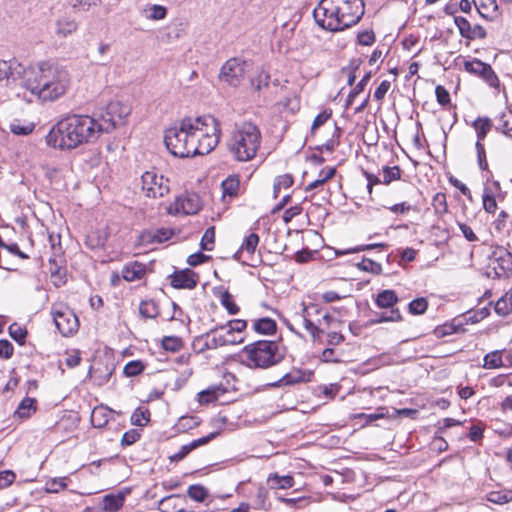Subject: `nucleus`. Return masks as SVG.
I'll list each match as a JSON object with an SVG mask.
<instances>
[{"mask_svg":"<svg viewBox=\"0 0 512 512\" xmlns=\"http://www.w3.org/2000/svg\"><path fill=\"white\" fill-rule=\"evenodd\" d=\"M36 400L34 398L26 397L24 398L17 409V413L20 417H29L31 411L36 410Z\"/></svg>","mask_w":512,"mask_h":512,"instance_id":"obj_53","label":"nucleus"},{"mask_svg":"<svg viewBox=\"0 0 512 512\" xmlns=\"http://www.w3.org/2000/svg\"><path fill=\"white\" fill-rule=\"evenodd\" d=\"M244 64L237 58L227 60L221 68L220 79L230 86L237 87L244 78Z\"/></svg>","mask_w":512,"mask_h":512,"instance_id":"obj_12","label":"nucleus"},{"mask_svg":"<svg viewBox=\"0 0 512 512\" xmlns=\"http://www.w3.org/2000/svg\"><path fill=\"white\" fill-rule=\"evenodd\" d=\"M8 332L10 337L15 340L19 345L25 343L27 337V330L17 323H13L9 326Z\"/></svg>","mask_w":512,"mask_h":512,"instance_id":"obj_49","label":"nucleus"},{"mask_svg":"<svg viewBox=\"0 0 512 512\" xmlns=\"http://www.w3.org/2000/svg\"><path fill=\"white\" fill-rule=\"evenodd\" d=\"M268 482L272 488L275 489H288L291 488L294 484V479L292 476L285 475L279 476L277 474H273L268 478Z\"/></svg>","mask_w":512,"mask_h":512,"instance_id":"obj_39","label":"nucleus"},{"mask_svg":"<svg viewBox=\"0 0 512 512\" xmlns=\"http://www.w3.org/2000/svg\"><path fill=\"white\" fill-rule=\"evenodd\" d=\"M187 495L196 502H204L209 493L204 486L200 484H194L188 487Z\"/></svg>","mask_w":512,"mask_h":512,"instance_id":"obj_44","label":"nucleus"},{"mask_svg":"<svg viewBox=\"0 0 512 512\" xmlns=\"http://www.w3.org/2000/svg\"><path fill=\"white\" fill-rule=\"evenodd\" d=\"M504 366L501 351H492L485 355L483 367L487 369H497Z\"/></svg>","mask_w":512,"mask_h":512,"instance_id":"obj_40","label":"nucleus"},{"mask_svg":"<svg viewBox=\"0 0 512 512\" xmlns=\"http://www.w3.org/2000/svg\"><path fill=\"white\" fill-rule=\"evenodd\" d=\"M312 371L293 369L282 376L278 381L268 384L269 387L291 386L311 381Z\"/></svg>","mask_w":512,"mask_h":512,"instance_id":"obj_17","label":"nucleus"},{"mask_svg":"<svg viewBox=\"0 0 512 512\" xmlns=\"http://www.w3.org/2000/svg\"><path fill=\"white\" fill-rule=\"evenodd\" d=\"M260 142L259 128L251 122H244L233 130L227 147L237 161L245 162L255 157Z\"/></svg>","mask_w":512,"mask_h":512,"instance_id":"obj_3","label":"nucleus"},{"mask_svg":"<svg viewBox=\"0 0 512 512\" xmlns=\"http://www.w3.org/2000/svg\"><path fill=\"white\" fill-rule=\"evenodd\" d=\"M219 330H222L220 328V325L215 326L206 333H203L202 335L198 336L197 342H201L203 339L207 338L208 345H206V347H210L211 350L217 349L218 347L227 346L228 343L233 342V340H225L222 337V334H218Z\"/></svg>","mask_w":512,"mask_h":512,"instance_id":"obj_24","label":"nucleus"},{"mask_svg":"<svg viewBox=\"0 0 512 512\" xmlns=\"http://www.w3.org/2000/svg\"><path fill=\"white\" fill-rule=\"evenodd\" d=\"M454 23L457 26L459 33L463 38H465L467 40H472V35H471L472 25L465 17H462V16L454 17Z\"/></svg>","mask_w":512,"mask_h":512,"instance_id":"obj_48","label":"nucleus"},{"mask_svg":"<svg viewBox=\"0 0 512 512\" xmlns=\"http://www.w3.org/2000/svg\"><path fill=\"white\" fill-rule=\"evenodd\" d=\"M482 200H483L484 210L487 213H494L496 211V209H497L496 199L487 188L484 189Z\"/></svg>","mask_w":512,"mask_h":512,"instance_id":"obj_59","label":"nucleus"},{"mask_svg":"<svg viewBox=\"0 0 512 512\" xmlns=\"http://www.w3.org/2000/svg\"><path fill=\"white\" fill-rule=\"evenodd\" d=\"M101 135L96 120L88 115H68L51 128L46 136L48 146L71 150L95 141Z\"/></svg>","mask_w":512,"mask_h":512,"instance_id":"obj_1","label":"nucleus"},{"mask_svg":"<svg viewBox=\"0 0 512 512\" xmlns=\"http://www.w3.org/2000/svg\"><path fill=\"white\" fill-rule=\"evenodd\" d=\"M497 131L507 136H511L512 131V111L505 110L498 116V125L495 127Z\"/></svg>","mask_w":512,"mask_h":512,"instance_id":"obj_36","label":"nucleus"},{"mask_svg":"<svg viewBox=\"0 0 512 512\" xmlns=\"http://www.w3.org/2000/svg\"><path fill=\"white\" fill-rule=\"evenodd\" d=\"M77 29L78 23L74 18L62 16L56 20L54 32L59 38H66L75 33Z\"/></svg>","mask_w":512,"mask_h":512,"instance_id":"obj_23","label":"nucleus"},{"mask_svg":"<svg viewBox=\"0 0 512 512\" xmlns=\"http://www.w3.org/2000/svg\"><path fill=\"white\" fill-rule=\"evenodd\" d=\"M220 302L230 315H236L240 310L239 306L235 303L232 294L228 290L221 293Z\"/></svg>","mask_w":512,"mask_h":512,"instance_id":"obj_43","label":"nucleus"},{"mask_svg":"<svg viewBox=\"0 0 512 512\" xmlns=\"http://www.w3.org/2000/svg\"><path fill=\"white\" fill-rule=\"evenodd\" d=\"M186 499L184 495L172 494L162 498L158 503L161 512H185Z\"/></svg>","mask_w":512,"mask_h":512,"instance_id":"obj_20","label":"nucleus"},{"mask_svg":"<svg viewBox=\"0 0 512 512\" xmlns=\"http://www.w3.org/2000/svg\"><path fill=\"white\" fill-rule=\"evenodd\" d=\"M401 178V169L399 166H385L383 168V183L389 185L392 181L399 180Z\"/></svg>","mask_w":512,"mask_h":512,"instance_id":"obj_55","label":"nucleus"},{"mask_svg":"<svg viewBox=\"0 0 512 512\" xmlns=\"http://www.w3.org/2000/svg\"><path fill=\"white\" fill-rule=\"evenodd\" d=\"M130 113L131 108L128 105L119 101L110 102L100 119L96 120L100 133H111L116 128L123 126Z\"/></svg>","mask_w":512,"mask_h":512,"instance_id":"obj_6","label":"nucleus"},{"mask_svg":"<svg viewBox=\"0 0 512 512\" xmlns=\"http://www.w3.org/2000/svg\"><path fill=\"white\" fill-rule=\"evenodd\" d=\"M221 134L220 123L218 122V131L207 132L201 138L197 140V143L193 145L192 157L196 155H206L210 153L219 143Z\"/></svg>","mask_w":512,"mask_h":512,"instance_id":"obj_16","label":"nucleus"},{"mask_svg":"<svg viewBox=\"0 0 512 512\" xmlns=\"http://www.w3.org/2000/svg\"><path fill=\"white\" fill-rule=\"evenodd\" d=\"M199 425V421L194 416H184L178 421L177 427L180 431H186Z\"/></svg>","mask_w":512,"mask_h":512,"instance_id":"obj_61","label":"nucleus"},{"mask_svg":"<svg viewBox=\"0 0 512 512\" xmlns=\"http://www.w3.org/2000/svg\"><path fill=\"white\" fill-rule=\"evenodd\" d=\"M494 261L497 266L494 270L497 276H505L512 271V254L504 248H498L493 252Z\"/></svg>","mask_w":512,"mask_h":512,"instance_id":"obj_18","label":"nucleus"},{"mask_svg":"<svg viewBox=\"0 0 512 512\" xmlns=\"http://www.w3.org/2000/svg\"><path fill=\"white\" fill-rule=\"evenodd\" d=\"M253 328L259 334L271 335L276 332L277 324L272 318L264 317L255 320Z\"/></svg>","mask_w":512,"mask_h":512,"instance_id":"obj_29","label":"nucleus"},{"mask_svg":"<svg viewBox=\"0 0 512 512\" xmlns=\"http://www.w3.org/2000/svg\"><path fill=\"white\" fill-rule=\"evenodd\" d=\"M217 432H212L207 436L193 440L189 444L183 445L180 450L170 457L171 461H180L184 459L192 450L209 443L217 436Z\"/></svg>","mask_w":512,"mask_h":512,"instance_id":"obj_22","label":"nucleus"},{"mask_svg":"<svg viewBox=\"0 0 512 512\" xmlns=\"http://www.w3.org/2000/svg\"><path fill=\"white\" fill-rule=\"evenodd\" d=\"M70 85L66 69L50 62H41L25 72L21 87L44 101L63 96Z\"/></svg>","mask_w":512,"mask_h":512,"instance_id":"obj_2","label":"nucleus"},{"mask_svg":"<svg viewBox=\"0 0 512 512\" xmlns=\"http://www.w3.org/2000/svg\"><path fill=\"white\" fill-rule=\"evenodd\" d=\"M215 242V228H207L201 238L200 246L202 250L212 251Z\"/></svg>","mask_w":512,"mask_h":512,"instance_id":"obj_54","label":"nucleus"},{"mask_svg":"<svg viewBox=\"0 0 512 512\" xmlns=\"http://www.w3.org/2000/svg\"><path fill=\"white\" fill-rule=\"evenodd\" d=\"M357 40L360 45L370 46L375 42V34L372 30H364L358 33Z\"/></svg>","mask_w":512,"mask_h":512,"instance_id":"obj_64","label":"nucleus"},{"mask_svg":"<svg viewBox=\"0 0 512 512\" xmlns=\"http://www.w3.org/2000/svg\"><path fill=\"white\" fill-rule=\"evenodd\" d=\"M193 129L190 119L184 118L178 127H171L165 131L164 143L170 153L176 157H192L195 141L191 136Z\"/></svg>","mask_w":512,"mask_h":512,"instance_id":"obj_5","label":"nucleus"},{"mask_svg":"<svg viewBox=\"0 0 512 512\" xmlns=\"http://www.w3.org/2000/svg\"><path fill=\"white\" fill-rule=\"evenodd\" d=\"M142 191L149 198H160L169 193V180L155 171H146L141 176Z\"/></svg>","mask_w":512,"mask_h":512,"instance_id":"obj_9","label":"nucleus"},{"mask_svg":"<svg viewBox=\"0 0 512 512\" xmlns=\"http://www.w3.org/2000/svg\"><path fill=\"white\" fill-rule=\"evenodd\" d=\"M53 321L64 337L74 335L79 329V320L76 314L68 306L59 305L52 307Z\"/></svg>","mask_w":512,"mask_h":512,"instance_id":"obj_8","label":"nucleus"},{"mask_svg":"<svg viewBox=\"0 0 512 512\" xmlns=\"http://www.w3.org/2000/svg\"><path fill=\"white\" fill-rule=\"evenodd\" d=\"M492 121L489 117H478L472 122V127L474 128L477 136V141L482 143V141L486 138L487 134L492 129Z\"/></svg>","mask_w":512,"mask_h":512,"instance_id":"obj_28","label":"nucleus"},{"mask_svg":"<svg viewBox=\"0 0 512 512\" xmlns=\"http://www.w3.org/2000/svg\"><path fill=\"white\" fill-rule=\"evenodd\" d=\"M170 278L172 287L189 290L194 289L199 280L198 274L189 268L175 271Z\"/></svg>","mask_w":512,"mask_h":512,"instance_id":"obj_15","label":"nucleus"},{"mask_svg":"<svg viewBox=\"0 0 512 512\" xmlns=\"http://www.w3.org/2000/svg\"><path fill=\"white\" fill-rule=\"evenodd\" d=\"M131 423L135 426H145L150 421V412L147 408H137L131 415Z\"/></svg>","mask_w":512,"mask_h":512,"instance_id":"obj_45","label":"nucleus"},{"mask_svg":"<svg viewBox=\"0 0 512 512\" xmlns=\"http://www.w3.org/2000/svg\"><path fill=\"white\" fill-rule=\"evenodd\" d=\"M187 119H190L191 124L193 125V129H190L189 132H191V136L193 137L195 144L197 143V140H201L205 133H215V131H218V120L213 116L207 115L195 118L187 117Z\"/></svg>","mask_w":512,"mask_h":512,"instance_id":"obj_14","label":"nucleus"},{"mask_svg":"<svg viewBox=\"0 0 512 512\" xmlns=\"http://www.w3.org/2000/svg\"><path fill=\"white\" fill-rule=\"evenodd\" d=\"M258 244H259V235L256 233H251L244 239V242L241 246V250L252 255L256 251Z\"/></svg>","mask_w":512,"mask_h":512,"instance_id":"obj_57","label":"nucleus"},{"mask_svg":"<svg viewBox=\"0 0 512 512\" xmlns=\"http://www.w3.org/2000/svg\"><path fill=\"white\" fill-rule=\"evenodd\" d=\"M475 148L477 151V160H478V166L479 168L484 171L488 169V163L486 160V152L484 145L480 143L479 141H476Z\"/></svg>","mask_w":512,"mask_h":512,"instance_id":"obj_63","label":"nucleus"},{"mask_svg":"<svg viewBox=\"0 0 512 512\" xmlns=\"http://www.w3.org/2000/svg\"><path fill=\"white\" fill-rule=\"evenodd\" d=\"M316 23L329 31H342L336 0H321L313 10Z\"/></svg>","mask_w":512,"mask_h":512,"instance_id":"obj_7","label":"nucleus"},{"mask_svg":"<svg viewBox=\"0 0 512 512\" xmlns=\"http://www.w3.org/2000/svg\"><path fill=\"white\" fill-rule=\"evenodd\" d=\"M125 497L123 494H108L103 498V509L108 512L118 511L124 504Z\"/></svg>","mask_w":512,"mask_h":512,"instance_id":"obj_32","label":"nucleus"},{"mask_svg":"<svg viewBox=\"0 0 512 512\" xmlns=\"http://www.w3.org/2000/svg\"><path fill=\"white\" fill-rule=\"evenodd\" d=\"M35 128L33 123H23L20 120H14L10 124V131L15 135L26 136Z\"/></svg>","mask_w":512,"mask_h":512,"instance_id":"obj_46","label":"nucleus"},{"mask_svg":"<svg viewBox=\"0 0 512 512\" xmlns=\"http://www.w3.org/2000/svg\"><path fill=\"white\" fill-rule=\"evenodd\" d=\"M428 308V301L424 297L416 298L408 304V311L413 315L424 314Z\"/></svg>","mask_w":512,"mask_h":512,"instance_id":"obj_51","label":"nucleus"},{"mask_svg":"<svg viewBox=\"0 0 512 512\" xmlns=\"http://www.w3.org/2000/svg\"><path fill=\"white\" fill-rule=\"evenodd\" d=\"M464 69L475 76L481 77L491 87H496L499 83V79L492 67L477 58L465 61Z\"/></svg>","mask_w":512,"mask_h":512,"instance_id":"obj_13","label":"nucleus"},{"mask_svg":"<svg viewBox=\"0 0 512 512\" xmlns=\"http://www.w3.org/2000/svg\"><path fill=\"white\" fill-rule=\"evenodd\" d=\"M145 272L146 266L143 263L134 261L124 266L122 276L126 281L132 282L140 280L144 276Z\"/></svg>","mask_w":512,"mask_h":512,"instance_id":"obj_25","label":"nucleus"},{"mask_svg":"<svg viewBox=\"0 0 512 512\" xmlns=\"http://www.w3.org/2000/svg\"><path fill=\"white\" fill-rule=\"evenodd\" d=\"M242 352L249 368L267 369L281 363L286 351L279 342L259 340L245 345Z\"/></svg>","mask_w":512,"mask_h":512,"instance_id":"obj_4","label":"nucleus"},{"mask_svg":"<svg viewBox=\"0 0 512 512\" xmlns=\"http://www.w3.org/2000/svg\"><path fill=\"white\" fill-rule=\"evenodd\" d=\"M144 13L146 18L150 20H162L167 15V9L162 5L152 4L146 6Z\"/></svg>","mask_w":512,"mask_h":512,"instance_id":"obj_42","label":"nucleus"},{"mask_svg":"<svg viewBox=\"0 0 512 512\" xmlns=\"http://www.w3.org/2000/svg\"><path fill=\"white\" fill-rule=\"evenodd\" d=\"M357 267L362 271L370 272L374 275H379L382 273L381 264L369 258H363L362 261L357 264Z\"/></svg>","mask_w":512,"mask_h":512,"instance_id":"obj_50","label":"nucleus"},{"mask_svg":"<svg viewBox=\"0 0 512 512\" xmlns=\"http://www.w3.org/2000/svg\"><path fill=\"white\" fill-rule=\"evenodd\" d=\"M48 262L50 275H60L63 271H66V260L63 255H51Z\"/></svg>","mask_w":512,"mask_h":512,"instance_id":"obj_37","label":"nucleus"},{"mask_svg":"<svg viewBox=\"0 0 512 512\" xmlns=\"http://www.w3.org/2000/svg\"><path fill=\"white\" fill-rule=\"evenodd\" d=\"M112 410L103 405L97 406L92 410L91 413V423L95 428H103L109 422L110 415Z\"/></svg>","mask_w":512,"mask_h":512,"instance_id":"obj_26","label":"nucleus"},{"mask_svg":"<svg viewBox=\"0 0 512 512\" xmlns=\"http://www.w3.org/2000/svg\"><path fill=\"white\" fill-rule=\"evenodd\" d=\"M310 309H314L316 313L319 312V309L317 308L316 305H311L310 307H307L304 305L303 309H302V319H303V323H304V327H305L306 331L314 339H316V338L320 337V334L323 333V330L311 321L310 312H309Z\"/></svg>","mask_w":512,"mask_h":512,"instance_id":"obj_27","label":"nucleus"},{"mask_svg":"<svg viewBox=\"0 0 512 512\" xmlns=\"http://www.w3.org/2000/svg\"><path fill=\"white\" fill-rule=\"evenodd\" d=\"M223 194L229 196H236L239 189V179L237 176H229L222 184Z\"/></svg>","mask_w":512,"mask_h":512,"instance_id":"obj_47","label":"nucleus"},{"mask_svg":"<svg viewBox=\"0 0 512 512\" xmlns=\"http://www.w3.org/2000/svg\"><path fill=\"white\" fill-rule=\"evenodd\" d=\"M181 346V339L175 336H166L162 340V347L166 351L176 352L181 348Z\"/></svg>","mask_w":512,"mask_h":512,"instance_id":"obj_60","label":"nucleus"},{"mask_svg":"<svg viewBox=\"0 0 512 512\" xmlns=\"http://www.w3.org/2000/svg\"><path fill=\"white\" fill-rule=\"evenodd\" d=\"M398 302V297L393 290H383L381 291L375 300L376 305L379 308H393L394 305Z\"/></svg>","mask_w":512,"mask_h":512,"instance_id":"obj_31","label":"nucleus"},{"mask_svg":"<svg viewBox=\"0 0 512 512\" xmlns=\"http://www.w3.org/2000/svg\"><path fill=\"white\" fill-rule=\"evenodd\" d=\"M479 15L488 20L494 21L501 16V11L496 0H472Z\"/></svg>","mask_w":512,"mask_h":512,"instance_id":"obj_19","label":"nucleus"},{"mask_svg":"<svg viewBox=\"0 0 512 512\" xmlns=\"http://www.w3.org/2000/svg\"><path fill=\"white\" fill-rule=\"evenodd\" d=\"M139 312L144 318L155 319L159 315V308L153 300H144L140 303Z\"/></svg>","mask_w":512,"mask_h":512,"instance_id":"obj_38","label":"nucleus"},{"mask_svg":"<svg viewBox=\"0 0 512 512\" xmlns=\"http://www.w3.org/2000/svg\"><path fill=\"white\" fill-rule=\"evenodd\" d=\"M342 30L357 24L364 15L363 0H336Z\"/></svg>","mask_w":512,"mask_h":512,"instance_id":"obj_10","label":"nucleus"},{"mask_svg":"<svg viewBox=\"0 0 512 512\" xmlns=\"http://www.w3.org/2000/svg\"><path fill=\"white\" fill-rule=\"evenodd\" d=\"M487 500L498 505L512 502V490L501 489L497 491H491L487 494Z\"/></svg>","mask_w":512,"mask_h":512,"instance_id":"obj_35","label":"nucleus"},{"mask_svg":"<svg viewBox=\"0 0 512 512\" xmlns=\"http://www.w3.org/2000/svg\"><path fill=\"white\" fill-rule=\"evenodd\" d=\"M371 77L372 72L368 71L367 73H365L362 79L355 85V87L350 91L345 101L346 108H348L353 103L354 99L365 89Z\"/></svg>","mask_w":512,"mask_h":512,"instance_id":"obj_33","label":"nucleus"},{"mask_svg":"<svg viewBox=\"0 0 512 512\" xmlns=\"http://www.w3.org/2000/svg\"><path fill=\"white\" fill-rule=\"evenodd\" d=\"M246 327L247 322L243 319L230 320L226 324L220 325L221 329L229 328L230 331H232L238 336H242L241 334L245 331Z\"/></svg>","mask_w":512,"mask_h":512,"instance_id":"obj_56","label":"nucleus"},{"mask_svg":"<svg viewBox=\"0 0 512 512\" xmlns=\"http://www.w3.org/2000/svg\"><path fill=\"white\" fill-rule=\"evenodd\" d=\"M402 321V315L397 308H392L389 312L376 313V319L372 320V323H383V322H399Z\"/></svg>","mask_w":512,"mask_h":512,"instance_id":"obj_41","label":"nucleus"},{"mask_svg":"<svg viewBox=\"0 0 512 512\" xmlns=\"http://www.w3.org/2000/svg\"><path fill=\"white\" fill-rule=\"evenodd\" d=\"M144 364L139 360L128 362L124 367V374L128 377H133L141 374L144 370Z\"/></svg>","mask_w":512,"mask_h":512,"instance_id":"obj_58","label":"nucleus"},{"mask_svg":"<svg viewBox=\"0 0 512 512\" xmlns=\"http://www.w3.org/2000/svg\"><path fill=\"white\" fill-rule=\"evenodd\" d=\"M141 434L137 429H130L126 431L121 438L122 446H130L139 440Z\"/></svg>","mask_w":512,"mask_h":512,"instance_id":"obj_62","label":"nucleus"},{"mask_svg":"<svg viewBox=\"0 0 512 512\" xmlns=\"http://www.w3.org/2000/svg\"><path fill=\"white\" fill-rule=\"evenodd\" d=\"M269 81L270 75L264 70H261L256 77H252L250 79L252 87L257 91L267 88L269 86Z\"/></svg>","mask_w":512,"mask_h":512,"instance_id":"obj_52","label":"nucleus"},{"mask_svg":"<svg viewBox=\"0 0 512 512\" xmlns=\"http://www.w3.org/2000/svg\"><path fill=\"white\" fill-rule=\"evenodd\" d=\"M27 70L15 61L0 60V87L20 86Z\"/></svg>","mask_w":512,"mask_h":512,"instance_id":"obj_11","label":"nucleus"},{"mask_svg":"<svg viewBox=\"0 0 512 512\" xmlns=\"http://www.w3.org/2000/svg\"><path fill=\"white\" fill-rule=\"evenodd\" d=\"M202 207L201 200L197 194H187L176 201V210L183 211L184 214H196Z\"/></svg>","mask_w":512,"mask_h":512,"instance_id":"obj_21","label":"nucleus"},{"mask_svg":"<svg viewBox=\"0 0 512 512\" xmlns=\"http://www.w3.org/2000/svg\"><path fill=\"white\" fill-rule=\"evenodd\" d=\"M225 392L221 385L211 386L198 394L200 404H209L216 401L218 397Z\"/></svg>","mask_w":512,"mask_h":512,"instance_id":"obj_30","label":"nucleus"},{"mask_svg":"<svg viewBox=\"0 0 512 512\" xmlns=\"http://www.w3.org/2000/svg\"><path fill=\"white\" fill-rule=\"evenodd\" d=\"M495 312L506 316L512 312V290L503 295L494 305Z\"/></svg>","mask_w":512,"mask_h":512,"instance_id":"obj_34","label":"nucleus"}]
</instances>
